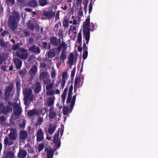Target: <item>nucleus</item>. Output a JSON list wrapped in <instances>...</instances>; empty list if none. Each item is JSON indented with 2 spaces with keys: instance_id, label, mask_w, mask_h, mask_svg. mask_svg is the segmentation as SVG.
<instances>
[{
  "instance_id": "obj_48",
  "label": "nucleus",
  "mask_w": 158,
  "mask_h": 158,
  "mask_svg": "<svg viewBox=\"0 0 158 158\" xmlns=\"http://www.w3.org/2000/svg\"><path fill=\"white\" fill-rule=\"evenodd\" d=\"M81 40L82 34L81 32L80 31L78 34L77 41L78 43H80L81 42Z\"/></svg>"
},
{
  "instance_id": "obj_18",
  "label": "nucleus",
  "mask_w": 158,
  "mask_h": 158,
  "mask_svg": "<svg viewBox=\"0 0 158 158\" xmlns=\"http://www.w3.org/2000/svg\"><path fill=\"white\" fill-rule=\"evenodd\" d=\"M13 88V86L11 85L7 86L6 88L5 91V95L6 98L8 99L9 98Z\"/></svg>"
},
{
  "instance_id": "obj_7",
  "label": "nucleus",
  "mask_w": 158,
  "mask_h": 158,
  "mask_svg": "<svg viewBox=\"0 0 158 158\" xmlns=\"http://www.w3.org/2000/svg\"><path fill=\"white\" fill-rule=\"evenodd\" d=\"M41 13L48 20H50L53 18L55 15V12L52 11L51 10H43L41 12Z\"/></svg>"
},
{
  "instance_id": "obj_3",
  "label": "nucleus",
  "mask_w": 158,
  "mask_h": 158,
  "mask_svg": "<svg viewBox=\"0 0 158 158\" xmlns=\"http://www.w3.org/2000/svg\"><path fill=\"white\" fill-rule=\"evenodd\" d=\"M62 48V52L60 56V61L61 62H64V60L67 58L66 55L67 44L64 41L62 43L57 47V49L58 51H60Z\"/></svg>"
},
{
  "instance_id": "obj_26",
  "label": "nucleus",
  "mask_w": 158,
  "mask_h": 158,
  "mask_svg": "<svg viewBox=\"0 0 158 158\" xmlns=\"http://www.w3.org/2000/svg\"><path fill=\"white\" fill-rule=\"evenodd\" d=\"M84 38H85L86 44H88L90 37V32H83Z\"/></svg>"
},
{
  "instance_id": "obj_20",
  "label": "nucleus",
  "mask_w": 158,
  "mask_h": 158,
  "mask_svg": "<svg viewBox=\"0 0 158 158\" xmlns=\"http://www.w3.org/2000/svg\"><path fill=\"white\" fill-rule=\"evenodd\" d=\"M36 23L33 20H30L27 23V26L31 30L34 29Z\"/></svg>"
},
{
  "instance_id": "obj_16",
  "label": "nucleus",
  "mask_w": 158,
  "mask_h": 158,
  "mask_svg": "<svg viewBox=\"0 0 158 158\" xmlns=\"http://www.w3.org/2000/svg\"><path fill=\"white\" fill-rule=\"evenodd\" d=\"M44 134L42 130L41 129H39L36 133V140L38 142H40L43 140Z\"/></svg>"
},
{
  "instance_id": "obj_11",
  "label": "nucleus",
  "mask_w": 158,
  "mask_h": 158,
  "mask_svg": "<svg viewBox=\"0 0 158 158\" xmlns=\"http://www.w3.org/2000/svg\"><path fill=\"white\" fill-rule=\"evenodd\" d=\"M28 50L30 52L36 54H38L40 52V49L37 46L33 45L29 47Z\"/></svg>"
},
{
  "instance_id": "obj_34",
  "label": "nucleus",
  "mask_w": 158,
  "mask_h": 158,
  "mask_svg": "<svg viewBox=\"0 0 158 158\" xmlns=\"http://www.w3.org/2000/svg\"><path fill=\"white\" fill-rule=\"evenodd\" d=\"M76 95H74L72 98L71 102H70V108L71 109V110H72L73 108V106L75 104L76 99Z\"/></svg>"
},
{
  "instance_id": "obj_23",
  "label": "nucleus",
  "mask_w": 158,
  "mask_h": 158,
  "mask_svg": "<svg viewBox=\"0 0 158 158\" xmlns=\"http://www.w3.org/2000/svg\"><path fill=\"white\" fill-rule=\"evenodd\" d=\"M49 74L47 72L43 71L40 75V79H44L49 77Z\"/></svg>"
},
{
  "instance_id": "obj_40",
  "label": "nucleus",
  "mask_w": 158,
  "mask_h": 158,
  "mask_svg": "<svg viewBox=\"0 0 158 158\" xmlns=\"http://www.w3.org/2000/svg\"><path fill=\"white\" fill-rule=\"evenodd\" d=\"M63 24L64 27H68L69 26L68 20L67 18H64L63 21Z\"/></svg>"
},
{
  "instance_id": "obj_62",
  "label": "nucleus",
  "mask_w": 158,
  "mask_h": 158,
  "mask_svg": "<svg viewBox=\"0 0 158 158\" xmlns=\"http://www.w3.org/2000/svg\"><path fill=\"white\" fill-rule=\"evenodd\" d=\"M2 4L1 3V0H0V14L2 13L3 11V8L2 7Z\"/></svg>"
},
{
  "instance_id": "obj_10",
  "label": "nucleus",
  "mask_w": 158,
  "mask_h": 158,
  "mask_svg": "<svg viewBox=\"0 0 158 158\" xmlns=\"http://www.w3.org/2000/svg\"><path fill=\"white\" fill-rule=\"evenodd\" d=\"M89 25L90 20L89 19H87L83 23V32H90V28H89Z\"/></svg>"
},
{
  "instance_id": "obj_36",
  "label": "nucleus",
  "mask_w": 158,
  "mask_h": 158,
  "mask_svg": "<svg viewBox=\"0 0 158 158\" xmlns=\"http://www.w3.org/2000/svg\"><path fill=\"white\" fill-rule=\"evenodd\" d=\"M72 95V91H69L68 98L66 100V103L67 104L70 103L71 100Z\"/></svg>"
},
{
  "instance_id": "obj_46",
  "label": "nucleus",
  "mask_w": 158,
  "mask_h": 158,
  "mask_svg": "<svg viewBox=\"0 0 158 158\" xmlns=\"http://www.w3.org/2000/svg\"><path fill=\"white\" fill-rule=\"evenodd\" d=\"M63 31L61 29H59L58 33L59 38L62 39L63 38L64 34H63Z\"/></svg>"
},
{
  "instance_id": "obj_63",
  "label": "nucleus",
  "mask_w": 158,
  "mask_h": 158,
  "mask_svg": "<svg viewBox=\"0 0 158 158\" xmlns=\"http://www.w3.org/2000/svg\"><path fill=\"white\" fill-rule=\"evenodd\" d=\"M90 24H91V28L90 29V31H93L95 29V28H94V27H95V25H94V23L92 22Z\"/></svg>"
},
{
  "instance_id": "obj_56",
  "label": "nucleus",
  "mask_w": 158,
  "mask_h": 158,
  "mask_svg": "<svg viewBox=\"0 0 158 158\" xmlns=\"http://www.w3.org/2000/svg\"><path fill=\"white\" fill-rule=\"evenodd\" d=\"M59 25L60 26H61V23L60 21L58 22V23L57 24H56L55 26L54 29V30L55 31H56L58 30Z\"/></svg>"
},
{
  "instance_id": "obj_21",
  "label": "nucleus",
  "mask_w": 158,
  "mask_h": 158,
  "mask_svg": "<svg viewBox=\"0 0 158 158\" xmlns=\"http://www.w3.org/2000/svg\"><path fill=\"white\" fill-rule=\"evenodd\" d=\"M27 136V134L25 131H21L20 132L19 138L20 140L26 139Z\"/></svg>"
},
{
  "instance_id": "obj_57",
  "label": "nucleus",
  "mask_w": 158,
  "mask_h": 158,
  "mask_svg": "<svg viewBox=\"0 0 158 158\" xmlns=\"http://www.w3.org/2000/svg\"><path fill=\"white\" fill-rule=\"evenodd\" d=\"M60 11H57L56 14L55 16V20L57 21L59 19V15Z\"/></svg>"
},
{
  "instance_id": "obj_31",
  "label": "nucleus",
  "mask_w": 158,
  "mask_h": 158,
  "mask_svg": "<svg viewBox=\"0 0 158 158\" xmlns=\"http://www.w3.org/2000/svg\"><path fill=\"white\" fill-rule=\"evenodd\" d=\"M15 155L12 151L8 152L6 154L5 156L2 158H14Z\"/></svg>"
},
{
  "instance_id": "obj_22",
  "label": "nucleus",
  "mask_w": 158,
  "mask_h": 158,
  "mask_svg": "<svg viewBox=\"0 0 158 158\" xmlns=\"http://www.w3.org/2000/svg\"><path fill=\"white\" fill-rule=\"evenodd\" d=\"M14 61L16 68L18 69H20L22 65V61L18 58H15L14 59Z\"/></svg>"
},
{
  "instance_id": "obj_25",
  "label": "nucleus",
  "mask_w": 158,
  "mask_h": 158,
  "mask_svg": "<svg viewBox=\"0 0 158 158\" xmlns=\"http://www.w3.org/2000/svg\"><path fill=\"white\" fill-rule=\"evenodd\" d=\"M37 71V67L35 65H33L30 70V74L32 75H34Z\"/></svg>"
},
{
  "instance_id": "obj_47",
  "label": "nucleus",
  "mask_w": 158,
  "mask_h": 158,
  "mask_svg": "<svg viewBox=\"0 0 158 158\" xmlns=\"http://www.w3.org/2000/svg\"><path fill=\"white\" fill-rule=\"evenodd\" d=\"M25 37L28 36L30 35V31L28 29H24L23 31Z\"/></svg>"
},
{
  "instance_id": "obj_44",
  "label": "nucleus",
  "mask_w": 158,
  "mask_h": 158,
  "mask_svg": "<svg viewBox=\"0 0 158 158\" xmlns=\"http://www.w3.org/2000/svg\"><path fill=\"white\" fill-rule=\"evenodd\" d=\"M54 80H52V83H50L49 84L47 85L46 88L47 90H49L52 88L53 85L54 83Z\"/></svg>"
},
{
  "instance_id": "obj_28",
  "label": "nucleus",
  "mask_w": 158,
  "mask_h": 158,
  "mask_svg": "<svg viewBox=\"0 0 158 158\" xmlns=\"http://www.w3.org/2000/svg\"><path fill=\"white\" fill-rule=\"evenodd\" d=\"M54 149L50 148L49 151L47 152V158H53L54 153Z\"/></svg>"
},
{
  "instance_id": "obj_14",
  "label": "nucleus",
  "mask_w": 158,
  "mask_h": 158,
  "mask_svg": "<svg viewBox=\"0 0 158 158\" xmlns=\"http://www.w3.org/2000/svg\"><path fill=\"white\" fill-rule=\"evenodd\" d=\"M14 140L9 137H5L4 139V147L6 148L7 146H10L13 145L14 143Z\"/></svg>"
},
{
  "instance_id": "obj_1",
  "label": "nucleus",
  "mask_w": 158,
  "mask_h": 158,
  "mask_svg": "<svg viewBox=\"0 0 158 158\" xmlns=\"http://www.w3.org/2000/svg\"><path fill=\"white\" fill-rule=\"evenodd\" d=\"M20 15L19 13L15 11L13 13L12 15H10L8 18V24L9 28L14 31L17 28L18 22L20 20Z\"/></svg>"
},
{
  "instance_id": "obj_35",
  "label": "nucleus",
  "mask_w": 158,
  "mask_h": 158,
  "mask_svg": "<svg viewBox=\"0 0 158 158\" xmlns=\"http://www.w3.org/2000/svg\"><path fill=\"white\" fill-rule=\"evenodd\" d=\"M0 33L1 35L3 37L9 34L8 31L5 30L3 31V29L2 27L0 28Z\"/></svg>"
},
{
  "instance_id": "obj_61",
  "label": "nucleus",
  "mask_w": 158,
  "mask_h": 158,
  "mask_svg": "<svg viewBox=\"0 0 158 158\" xmlns=\"http://www.w3.org/2000/svg\"><path fill=\"white\" fill-rule=\"evenodd\" d=\"M75 69H73L71 73V79H73V77L75 75Z\"/></svg>"
},
{
  "instance_id": "obj_54",
  "label": "nucleus",
  "mask_w": 158,
  "mask_h": 158,
  "mask_svg": "<svg viewBox=\"0 0 158 158\" xmlns=\"http://www.w3.org/2000/svg\"><path fill=\"white\" fill-rule=\"evenodd\" d=\"M26 123L25 120H23L21 123H20L19 124V126L20 128H22L23 129H24Z\"/></svg>"
},
{
  "instance_id": "obj_52",
  "label": "nucleus",
  "mask_w": 158,
  "mask_h": 158,
  "mask_svg": "<svg viewBox=\"0 0 158 158\" xmlns=\"http://www.w3.org/2000/svg\"><path fill=\"white\" fill-rule=\"evenodd\" d=\"M88 52L87 50H85L83 52L82 55V58L84 60L86 59L88 56Z\"/></svg>"
},
{
  "instance_id": "obj_2",
  "label": "nucleus",
  "mask_w": 158,
  "mask_h": 158,
  "mask_svg": "<svg viewBox=\"0 0 158 158\" xmlns=\"http://www.w3.org/2000/svg\"><path fill=\"white\" fill-rule=\"evenodd\" d=\"M24 104L26 106H28L30 102L32 101L34 98V95L32 94V90L31 88H26L23 91Z\"/></svg>"
},
{
  "instance_id": "obj_8",
  "label": "nucleus",
  "mask_w": 158,
  "mask_h": 158,
  "mask_svg": "<svg viewBox=\"0 0 158 158\" xmlns=\"http://www.w3.org/2000/svg\"><path fill=\"white\" fill-rule=\"evenodd\" d=\"M8 136L12 140L15 141L17 138V131L15 128H10V132L8 134Z\"/></svg>"
},
{
  "instance_id": "obj_4",
  "label": "nucleus",
  "mask_w": 158,
  "mask_h": 158,
  "mask_svg": "<svg viewBox=\"0 0 158 158\" xmlns=\"http://www.w3.org/2000/svg\"><path fill=\"white\" fill-rule=\"evenodd\" d=\"M8 105L12 106L13 108V112L14 115L16 117L20 115L23 112V109L22 107L18 103L16 102H8Z\"/></svg>"
},
{
  "instance_id": "obj_53",
  "label": "nucleus",
  "mask_w": 158,
  "mask_h": 158,
  "mask_svg": "<svg viewBox=\"0 0 158 158\" xmlns=\"http://www.w3.org/2000/svg\"><path fill=\"white\" fill-rule=\"evenodd\" d=\"M66 98V95L62 94L61 95V103H62L63 105L64 104Z\"/></svg>"
},
{
  "instance_id": "obj_51",
  "label": "nucleus",
  "mask_w": 158,
  "mask_h": 158,
  "mask_svg": "<svg viewBox=\"0 0 158 158\" xmlns=\"http://www.w3.org/2000/svg\"><path fill=\"white\" fill-rule=\"evenodd\" d=\"M44 147V144L43 143L40 144L38 146V150L40 152L43 149Z\"/></svg>"
},
{
  "instance_id": "obj_37",
  "label": "nucleus",
  "mask_w": 158,
  "mask_h": 158,
  "mask_svg": "<svg viewBox=\"0 0 158 158\" xmlns=\"http://www.w3.org/2000/svg\"><path fill=\"white\" fill-rule=\"evenodd\" d=\"M59 130L60 128L59 129L57 132L55 133L54 135L53 140V143L56 142L57 141L56 140H59L58 138L59 135Z\"/></svg>"
},
{
  "instance_id": "obj_5",
  "label": "nucleus",
  "mask_w": 158,
  "mask_h": 158,
  "mask_svg": "<svg viewBox=\"0 0 158 158\" xmlns=\"http://www.w3.org/2000/svg\"><path fill=\"white\" fill-rule=\"evenodd\" d=\"M28 55L27 50L23 48H19V50L17 51L15 53V55L16 56L22 60L26 59Z\"/></svg>"
},
{
  "instance_id": "obj_15",
  "label": "nucleus",
  "mask_w": 158,
  "mask_h": 158,
  "mask_svg": "<svg viewBox=\"0 0 158 158\" xmlns=\"http://www.w3.org/2000/svg\"><path fill=\"white\" fill-rule=\"evenodd\" d=\"M39 114H40V111L35 109L29 110L27 112V115L29 117H32L35 115H37Z\"/></svg>"
},
{
  "instance_id": "obj_12",
  "label": "nucleus",
  "mask_w": 158,
  "mask_h": 158,
  "mask_svg": "<svg viewBox=\"0 0 158 158\" xmlns=\"http://www.w3.org/2000/svg\"><path fill=\"white\" fill-rule=\"evenodd\" d=\"M24 6H28L31 7L35 8L38 6V3L36 0H30L27 3H25Z\"/></svg>"
},
{
  "instance_id": "obj_32",
  "label": "nucleus",
  "mask_w": 158,
  "mask_h": 158,
  "mask_svg": "<svg viewBox=\"0 0 158 158\" xmlns=\"http://www.w3.org/2000/svg\"><path fill=\"white\" fill-rule=\"evenodd\" d=\"M48 1L47 0H38L39 5L42 6H44L46 5H48Z\"/></svg>"
},
{
  "instance_id": "obj_27",
  "label": "nucleus",
  "mask_w": 158,
  "mask_h": 158,
  "mask_svg": "<svg viewBox=\"0 0 158 158\" xmlns=\"http://www.w3.org/2000/svg\"><path fill=\"white\" fill-rule=\"evenodd\" d=\"M74 57L73 54L72 53H70L68 59V63L70 65H72L74 61Z\"/></svg>"
},
{
  "instance_id": "obj_58",
  "label": "nucleus",
  "mask_w": 158,
  "mask_h": 158,
  "mask_svg": "<svg viewBox=\"0 0 158 158\" xmlns=\"http://www.w3.org/2000/svg\"><path fill=\"white\" fill-rule=\"evenodd\" d=\"M51 76L52 77L55 78L56 76V73L54 69H52L51 72Z\"/></svg>"
},
{
  "instance_id": "obj_33",
  "label": "nucleus",
  "mask_w": 158,
  "mask_h": 158,
  "mask_svg": "<svg viewBox=\"0 0 158 158\" xmlns=\"http://www.w3.org/2000/svg\"><path fill=\"white\" fill-rule=\"evenodd\" d=\"M42 47L44 49H49L51 48V45L50 43H48L46 42H44L42 44Z\"/></svg>"
},
{
  "instance_id": "obj_64",
  "label": "nucleus",
  "mask_w": 158,
  "mask_h": 158,
  "mask_svg": "<svg viewBox=\"0 0 158 158\" xmlns=\"http://www.w3.org/2000/svg\"><path fill=\"white\" fill-rule=\"evenodd\" d=\"M47 65L46 63H42L40 64V66L43 69H45Z\"/></svg>"
},
{
  "instance_id": "obj_13",
  "label": "nucleus",
  "mask_w": 158,
  "mask_h": 158,
  "mask_svg": "<svg viewBox=\"0 0 158 158\" xmlns=\"http://www.w3.org/2000/svg\"><path fill=\"white\" fill-rule=\"evenodd\" d=\"M32 88L34 89V91L35 94L39 93L41 89L40 83L39 82H36L35 84L33 85Z\"/></svg>"
},
{
  "instance_id": "obj_55",
  "label": "nucleus",
  "mask_w": 158,
  "mask_h": 158,
  "mask_svg": "<svg viewBox=\"0 0 158 158\" xmlns=\"http://www.w3.org/2000/svg\"><path fill=\"white\" fill-rule=\"evenodd\" d=\"M60 82H61V88L62 89H63L64 87L65 83V80H62L61 81L60 80V81L58 82V83H59Z\"/></svg>"
},
{
  "instance_id": "obj_43",
  "label": "nucleus",
  "mask_w": 158,
  "mask_h": 158,
  "mask_svg": "<svg viewBox=\"0 0 158 158\" xmlns=\"http://www.w3.org/2000/svg\"><path fill=\"white\" fill-rule=\"evenodd\" d=\"M57 142H56L54 143H55V146L56 148V149L55 150V151H56V150L59 149L61 145V142L60 140H56Z\"/></svg>"
},
{
  "instance_id": "obj_42",
  "label": "nucleus",
  "mask_w": 158,
  "mask_h": 158,
  "mask_svg": "<svg viewBox=\"0 0 158 158\" xmlns=\"http://www.w3.org/2000/svg\"><path fill=\"white\" fill-rule=\"evenodd\" d=\"M7 43H5L3 40L0 39V45L1 48H6L7 46Z\"/></svg>"
},
{
  "instance_id": "obj_24",
  "label": "nucleus",
  "mask_w": 158,
  "mask_h": 158,
  "mask_svg": "<svg viewBox=\"0 0 158 158\" xmlns=\"http://www.w3.org/2000/svg\"><path fill=\"white\" fill-rule=\"evenodd\" d=\"M56 55L55 50L53 48L50 49L48 53V58H52L54 57Z\"/></svg>"
},
{
  "instance_id": "obj_19",
  "label": "nucleus",
  "mask_w": 158,
  "mask_h": 158,
  "mask_svg": "<svg viewBox=\"0 0 158 158\" xmlns=\"http://www.w3.org/2000/svg\"><path fill=\"white\" fill-rule=\"evenodd\" d=\"M56 115V111L55 110L53 106H52L50 108L49 118L50 119L54 118Z\"/></svg>"
},
{
  "instance_id": "obj_30",
  "label": "nucleus",
  "mask_w": 158,
  "mask_h": 158,
  "mask_svg": "<svg viewBox=\"0 0 158 158\" xmlns=\"http://www.w3.org/2000/svg\"><path fill=\"white\" fill-rule=\"evenodd\" d=\"M52 126V125L50 124V127H48V132L50 134H52L54 132L56 127V126L55 125H54L53 126Z\"/></svg>"
},
{
  "instance_id": "obj_39",
  "label": "nucleus",
  "mask_w": 158,
  "mask_h": 158,
  "mask_svg": "<svg viewBox=\"0 0 158 158\" xmlns=\"http://www.w3.org/2000/svg\"><path fill=\"white\" fill-rule=\"evenodd\" d=\"M35 58V56L33 55H32L29 56L27 61L30 63H32L34 61Z\"/></svg>"
},
{
  "instance_id": "obj_59",
  "label": "nucleus",
  "mask_w": 158,
  "mask_h": 158,
  "mask_svg": "<svg viewBox=\"0 0 158 158\" xmlns=\"http://www.w3.org/2000/svg\"><path fill=\"white\" fill-rule=\"evenodd\" d=\"M93 8L92 2H91L89 5V13L90 14Z\"/></svg>"
},
{
  "instance_id": "obj_45",
  "label": "nucleus",
  "mask_w": 158,
  "mask_h": 158,
  "mask_svg": "<svg viewBox=\"0 0 158 158\" xmlns=\"http://www.w3.org/2000/svg\"><path fill=\"white\" fill-rule=\"evenodd\" d=\"M62 79H67L69 77L68 72L66 71L62 73Z\"/></svg>"
},
{
  "instance_id": "obj_6",
  "label": "nucleus",
  "mask_w": 158,
  "mask_h": 158,
  "mask_svg": "<svg viewBox=\"0 0 158 158\" xmlns=\"http://www.w3.org/2000/svg\"><path fill=\"white\" fill-rule=\"evenodd\" d=\"M9 105L6 106L3 103H0V114L3 113L6 114L11 113L12 111V108Z\"/></svg>"
},
{
  "instance_id": "obj_17",
  "label": "nucleus",
  "mask_w": 158,
  "mask_h": 158,
  "mask_svg": "<svg viewBox=\"0 0 158 158\" xmlns=\"http://www.w3.org/2000/svg\"><path fill=\"white\" fill-rule=\"evenodd\" d=\"M27 154V151L24 149L19 148V150L18 153V157L19 158H25Z\"/></svg>"
},
{
  "instance_id": "obj_41",
  "label": "nucleus",
  "mask_w": 158,
  "mask_h": 158,
  "mask_svg": "<svg viewBox=\"0 0 158 158\" xmlns=\"http://www.w3.org/2000/svg\"><path fill=\"white\" fill-rule=\"evenodd\" d=\"M26 73L27 70L25 68H23L22 70L19 71V74L23 77H24Z\"/></svg>"
},
{
  "instance_id": "obj_38",
  "label": "nucleus",
  "mask_w": 158,
  "mask_h": 158,
  "mask_svg": "<svg viewBox=\"0 0 158 158\" xmlns=\"http://www.w3.org/2000/svg\"><path fill=\"white\" fill-rule=\"evenodd\" d=\"M62 110L63 115H67L69 113V107L66 106H64L63 107Z\"/></svg>"
},
{
  "instance_id": "obj_60",
  "label": "nucleus",
  "mask_w": 158,
  "mask_h": 158,
  "mask_svg": "<svg viewBox=\"0 0 158 158\" xmlns=\"http://www.w3.org/2000/svg\"><path fill=\"white\" fill-rule=\"evenodd\" d=\"M6 1L7 3H9L12 5L14 4L15 3V0H6Z\"/></svg>"
},
{
  "instance_id": "obj_49",
  "label": "nucleus",
  "mask_w": 158,
  "mask_h": 158,
  "mask_svg": "<svg viewBox=\"0 0 158 158\" xmlns=\"http://www.w3.org/2000/svg\"><path fill=\"white\" fill-rule=\"evenodd\" d=\"M43 121V117H40L38 118L37 120L36 123L38 125H40L41 124Z\"/></svg>"
},
{
  "instance_id": "obj_9",
  "label": "nucleus",
  "mask_w": 158,
  "mask_h": 158,
  "mask_svg": "<svg viewBox=\"0 0 158 158\" xmlns=\"http://www.w3.org/2000/svg\"><path fill=\"white\" fill-rule=\"evenodd\" d=\"M50 44L54 46H58L60 43V38L58 39L56 37H52L50 38Z\"/></svg>"
},
{
  "instance_id": "obj_29",
  "label": "nucleus",
  "mask_w": 158,
  "mask_h": 158,
  "mask_svg": "<svg viewBox=\"0 0 158 158\" xmlns=\"http://www.w3.org/2000/svg\"><path fill=\"white\" fill-rule=\"evenodd\" d=\"M54 98L51 97H49L47 99V104L48 106H52L54 105Z\"/></svg>"
},
{
  "instance_id": "obj_50",
  "label": "nucleus",
  "mask_w": 158,
  "mask_h": 158,
  "mask_svg": "<svg viewBox=\"0 0 158 158\" xmlns=\"http://www.w3.org/2000/svg\"><path fill=\"white\" fill-rule=\"evenodd\" d=\"M12 49L13 50H16L17 49L19 50V48H20L19 46V44L18 43V44H15V45H13L12 46Z\"/></svg>"
}]
</instances>
